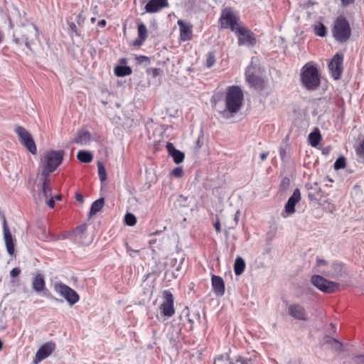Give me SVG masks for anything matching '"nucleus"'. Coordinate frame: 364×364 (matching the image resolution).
I'll list each match as a JSON object with an SVG mask.
<instances>
[{
  "mask_svg": "<svg viewBox=\"0 0 364 364\" xmlns=\"http://www.w3.org/2000/svg\"><path fill=\"white\" fill-rule=\"evenodd\" d=\"M64 157V152L61 150H48L43 152L40 157L39 168L41 172L38 177H50L61 164Z\"/></svg>",
  "mask_w": 364,
  "mask_h": 364,
  "instance_id": "nucleus-1",
  "label": "nucleus"
},
{
  "mask_svg": "<svg viewBox=\"0 0 364 364\" xmlns=\"http://www.w3.org/2000/svg\"><path fill=\"white\" fill-rule=\"evenodd\" d=\"M314 269L317 273L336 279L347 274V269L343 264L337 262H329L319 258H317Z\"/></svg>",
  "mask_w": 364,
  "mask_h": 364,
  "instance_id": "nucleus-2",
  "label": "nucleus"
},
{
  "mask_svg": "<svg viewBox=\"0 0 364 364\" xmlns=\"http://www.w3.org/2000/svg\"><path fill=\"white\" fill-rule=\"evenodd\" d=\"M301 80L308 90H316L320 85L317 68L310 63H306L301 69Z\"/></svg>",
  "mask_w": 364,
  "mask_h": 364,
  "instance_id": "nucleus-3",
  "label": "nucleus"
},
{
  "mask_svg": "<svg viewBox=\"0 0 364 364\" xmlns=\"http://www.w3.org/2000/svg\"><path fill=\"white\" fill-rule=\"evenodd\" d=\"M243 101V93L238 86H230L227 89L225 105L227 110L232 114L237 113L241 108Z\"/></svg>",
  "mask_w": 364,
  "mask_h": 364,
  "instance_id": "nucleus-4",
  "label": "nucleus"
},
{
  "mask_svg": "<svg viewBox=\"0 0 364 364\" xmlns=\"http://www.w3.org/2000/svg\"><path fill=\"white\" fill-rule=\"evenodd\" d=\"M332 34L333 38L339 42H345L350 38L351 29L345 17L341 16L336 19L332 28Z\"/></svg>",
  "mask_w": 364,
  "mask_h": 364,
  "instance_id": "nucleus-5",
  "label": "nucleus"
},
{
  "mask_svg": "<svg viewBox=\"0 0 364 364\" xmlns=\"http://www.w3.org/2000/svg\"><path fill=\"white\" fill-rule=\"evenodd\" d=\"M38 30L35 25H31L28 27L23 26L16 31L14 35L15 41L17 43H25L27 47H29L38 38Z\"/></svg>",
  "mask_w": 364,
  "mask_h": 364,
  "instance_id": "nucleus-6",
  "label": "nucleus"
},
{
  "mask_svg": "<svg viewBox=\"0 0 364 364\" xmlns=\"http://www.w3.org/2000/svg\"><path fill=\"white\" fill-rule=\"evenodd\" d=\"M311 282L313 285L324 293H333L339 287L338 283L327 280L318 274L312 276Z\"/></svg>",
  "mask_w": 364,
  "mask_h": 364,
  "instance_id": "nucleus-7",
  "label": "nucleus"
},
{
  "mask_svg": "<svg viewBox=\"0 0 364 364\" xmlns=\"http://www.w3.org/2000/svg\"><path fill=\"white\" fill-rule=\"evenodd\" d=\"M15 132L21 143L33 155L37 153V147L32 135L23 127L18 126Z\"/></svg>",
  "mask_w": 364,
  "mask_h": 364,
  "instance_id": "nucleus-8",
  "label": "nucleus"
},
{
  "mask_svg": "<svg viewBox=\"0 0 364 364\" xmlns=\"http://www.w3.org/2000/svg\"><path fill=\"white\" fill-rule=\"evenodd\" d=\"M235 34L237 36V43L240 46H245L251 47L256 44L257 41L255 35L250 29L243 26L236 30Z\"/></svg>",
  "mask_w": 364,
  "mask_h": 364,
  "instance_id": "nucleus-9",
  "label": "nucleus"
},
{
  "mask_svg": "<svg viewBox=\"0 0 364 364\" xmlns=\"http://www.w3.org/2000/svg\"><path fill=\"white\" fill-rule=\"evenodd\" d=\"M161 314L165 318H170L175 314L173 306V296L168 291L163 293V301L159 306Z\"/></svg>",
  "mask_w": 364,
  "mask_h": 364,
  "instance_id": "nucleus-10",
  "label": "nucleus"
},
{
  "mask_svg": "<svg viewBox=\"0 0 364 364\" xmlns=\"http://www.w3.org/2000/svg\"><path fill=\"white\" fill-rule=\"evenodd\" d=\"M221 24L223 27L229 28L235 33L237 28L242 26L238 23L237 16L230 9H225L223 11Z\"/></svg>",
  "mask_w": 364,
  "mask_h": 364,
  "instance_id": "nucleus-11",
  "label": "nucleus"
},
{
  "mask_svg": "<svg viewBox=\"0 0 364 364\" xmlns=\"http://www.w3.org/2000/svg\"><path fill=\"white\" fill-rule=\"evenodd\" d=\"M343 55L336 53L328 64V69L335 80L340 79L343 72Z\"/></svg>",
  "mask_w": 364,
  "mask_h": 364,
  "instance_id": "nucleus-12",
  "label": "nucleus"
},
{
  "mask_svg": "<svg viewBox=\"0 0 364 364\" xmlns=\"http://www.w3.org/2000/svg\"><path fill=\"white\" fill-rule=\"evenodd\" d=\"M72 240L80 245H88L91 242V238L87 232V225H80L77 226L71 234Z\"/></svg>",
  "mask_w": 364,
  "mask_h": 364,
  "instance_id": "nucleus-13",
  "label": "nucleus"
},
{
  "mask_svg": "<svg viewBox=\"0 0 364 364\" xmlns=\"http://www.w3.org/2000/svg\"><path fill=\"white\" fill-rule=\"evenodd\" d=\"M301 200V193L299 188L294 189L293 194L288 199L284 205V210L282 213L283 218H287L295 213V205Z\"/></svg>",
  "mask_w": 364,
  "mask_h": 364,
  "instance_id": "nucleus-14",
  "label": "nucleus"
},
{
  "mask_svg": "<svg viewBox=\"0 0 364 364\" xmlns=\"http://www.w3.org/2000/svg\"><path fill=\"white\" fill-rule=\"evenodd\" d=\"M42 182V194L47 205L53 208L55 206V200L51 193L50 180L49 177H38Z\"/></svg>",
  "mask_w": 364,
  "mask_h": 364,
  "instance_id": "nucleus-15",
  "label": "nucleus"
},
{
  "mask_svg": "<svg viewBox=\"0 0 364 364\" xmlns=\"http://www.w3.org/2000/svg\"><path fill=\"white\" fill-rule=\"evenodd\" d=\"M55 345L51 342L46 343L42 345L37 350L36 355L33 358V363L38 364L43 360L48 358L54 350Z\"/></svg>",
  "mask_w": 364,
  "mask_h": 364,
  "instance_id": "nucleus-16",
  "label": "nucleus"
},
{
  "mask_svg": "<svg viewBox=\"0 0 364 364\" xmlns=\"http://www.w3.org/2000/svg\"><path fill=\"white\" fill-rule=\"evenodd\" d=\"M288 313L291 317L297 320L306 321L308 319L304 307L299 304H290L288 306Z\"/></svg>",
  "mask_w": 364,
  "mask_h": 364,
  "instance_id": "nucleus-17",
  "label": "nucleus"
},
{
  "mask_svg": "<svg viewBox=\"0 0 364 364\" xmlns=\"http://www.w3.org/2000/svg\"><path fill=\"white\" fill-rule=\"evenodd\" d=\"M255 364V362L252 359H247L242 357H238L235 358H230L228 355L219 356L215 360L214 364Z\"/></svg>",
  "mask_w": 364,
  "mask_h": 364,
  "instance_id": "nucleus-18",
  "label": "nucleus"
},
{
  "mask_svg": "<svg viewBox=\"0 0 364 364\" xmlns=\"http://www.w3.org/2000/svg\"><path fill=\"white\" fill-rule=\"evenodd\" d=\"M177 23L179 26L181 41H190L193 37L192 25L181 19L178 21Z\"/></svg>",
  "mask_w": 364,
  "mask_h": 364,
  "instance_id": "nucleus-19",
  "label": "nucleus"
},
{
  "mask_svg": "<svg viewBox=\"0 0 364 364\" xmlns=\"http://www.w3.org/2000/svg\"><path fill=\"white\" fill-rule=\"evenodd\" d=\"M168 6L167 0H150L145 6L147 13H156L160 9Z\"/></svg>",
  "mask_w": 364,
  "mask_h": 364,
  "instance_id": "nucleus-20",
  "label": "nucleus"
},
{
  "mask_svg": "<svg viewBox=\"0 0 364 364\" xmlns=\"http://www.w3.org/2000/svg\"><path fill=\"white\" fill-rule=\"evenodd\" d=\"M4 237L5 244H6V250H7L8 253L11 256L15 255L14 240L12 237V235H11L10 230L6 226V221L4 222Z\"/></svg>",
  "mask_w": 364,
  "mask_h": 364,
  "instance_id": "nucleus-21",
  "label": "nucleus"
},
{
  "mask_svg": "<svg viewBox=\"0 0 364 364\" xmlns=\"http://www.w3.org/2000/svg\"><path fill=\"white\" fill-rule=\"evenodd\" d=\"M166 149L168 154L173 157V161L178 164L183 161L185 156L183 152L175 149L173 144L171 142H168L166 144Z\"/></svg>",
  "mask_w": 364,
  "mask_h": 364,
  "instance_id": "nucleus-22",
  "label": "nucleus"
},
{
  "mask_svg": "<svg viewBox=\"0 0 364 364\" xmlns=\"http://www.w3.org/2000/svg\"><path fill=\"white\" fill-rule=\"evenodd\" d=\"M323 345H326L331 350L341 353L343 351V345L341 342L328 336H325L322 341Z\"/></svg>",
  "mask_w": 364,
  "mask_h": 364,
  "instance_id": "nucleus-23",
  "label": "nucleus"
},
{
  "mask_svg": "<svg viewBox=\"0 0 364 364\" xmlns=\"http://www.w3.org/2000/svg\"><path fill=\"white\" fill-rule=\"evenodd\" d=\"M212 286L213 291L217 295L223 296L225 293V284L222 277L213 275Z\"/></svg>",
  "mask_w": 364,
  "mask_h": 364,
  "instance_id": "nucleus-24",
  "label": "nucleus"
},
{
  "mask_svg": "<svg viewBox=\"0 0 364 364\" xmlns=\"http://www.w3.org/2000/svg\"><path fill=\"white\" fill-rule=\"evenodd\" d=\"M91 138L90 133L87 130L82 129L77 133L75 142L80 144H86L90 141Z\"/></svg>",
  "mask_w": 364,
  "mask_h": 364,
  "instance_id": "nucleus-25",
  "label": "nucleus"
},
{
  "mask_svg": "<svg viewBox=\"0 0 364 364\" xmlns=\"http://www.w3.org/2000/svg\"><path fill=\"white\" fill-rule=\"evenodd\" d=\"M45 287V280L41 274H37L33 281V288L36 291H41Z\"/></svg>",
  "mask_w": 364,
  "mask_h": 364,
  "instance_id": "nucleus-26",
  "label": "nucleus"
},
{
  "mask_svg": "<svg viewBox=\"0 0 364 364\" xmlns=\"http://www.w3.org/2000/svg\"><path fill=\"white\" fill-rule=\"evenodd\" d=\"M104 198H101L95 200L91 205L90 216L96 215L104 206Z\"/></svg>",
  "mask_w": 364,
  "mask_h": 364,
  "instance_id": "nucleus-27",
  "label": "nucleus"
},
{
  "mask_svg": "<svg viewBox=\"0 0 364 364\" xmlns=\"http://www.w3.org/2000/svg\"><path fill=\"white\" fill-rule=\"evenodd\" d=\"M321 139V134L318 129H316L309 135V144L314 147H316L319 144Z\"/></svg>",
  "mask_w": 364,
  "mask_h": 364,
  "instance_id": "nucleus-28",
  "label": "nucleus"
},
{
  "mask_svg": "<svg viewBox=\"0 0 364 364\" xmlns=\"http://www.w3.org/2000/svg\"><path fill=\"white\" fill-rule=\"evenodd\" d=\"M77 159L82 163H90L92 161V154L88 151L80 150L77 154Z\"/></svg>",
  "mask_w": 364,
  "mask_h": 364,
  "instance_id": "nucleus-29",
  "label": "nucleus"
},
{
  "mask_svg": "<svg viewBox=\"0 0 364 364\" xmlns=\"http://www.w3.org/2000/svg\"><path fill=\"white\" fill-rule=\"evenodd\" d=\"M245 262L244 259L238 257L236 258L234 264V271L236 275H240L245 270Z\"/></svg>",
  "mask_w": 364,
  "mask_h": 364,
  "instance_id": "nucleus-30",
  "label": "nucleus"
},
{
  "mask_svg": "<svg viewBox=\"0 0 364 364\" xmlns=\"http://www.w3.org/2000/svg\"><path fill=\"white\" fill-rule=\"evenodd\" d=\"M132 69L129 66H117L114 68V74L119 77H124L132 74Z\"/></svg>",
  "mask_w": 364,
  "mask_h": 364,
  "instance_id": "nucleus-31",
  "label": "nucleus"
},
{
  "mask_svg": "<svg viewBox=\"0 0 364 364\" xmlns=\"http://www.w3.org/2000/svg\"><path fill=\"white\" fill-rule=\"evenodd\" d=\"M55 289L59 292L66 300L68 301V287L63 284H55Z\"/></svg>",
  "mask_w": 364,
  "mask_h": 364,
  "instance_id": "nucleus-32",
  "label": "nucleus"
},
{
  "mask_svg": "<svg viewBox=\"0 0 364 364\" xmlns=\"http://www.w3.org/2000/svg\"><path fill=\"white\" fill-rule=\"evenodd\" d=\"M314 31L317 36L323 37L326 34V28L323 23H318L314 26Z\"/></svg>",
  "mask_w": 364,
  "mask_h": 364,
  "instance_id": "nucleus-33",
  "label": "nucleus"
},
{
  "mask_svg": "<svg viewBox=\"0 0 364 364\" xmlns=\"http://www.w3.org/2000/svg\"><path fill=\"white\" fill-rule=\"evenodd\" d=\"M138 36L141 40H146L147 38V29L146 26L142 23L138 25Z\"/></svg>",
  "mask_w": 364,
  "mask_h": 364,
  "instance_id": "nucleus-34",
  "label": "nucleus"
},
{
  "mask_svg": "<svg viewBox=\"0 0 364 364\" xmlns=\"http://www.w3.org/2000/svg\"><path fill=\"white\" fill-rule=\"evenodd\" d=\"M98 175L101 181H105L107 179L106 170L102 162L97 163Z\"/></svg>",
  "mask_w": 364,
  "mask_h": 364,
  "instance_id": "nucleus-35",
  "label": "nucleus"
},
{
  "mask_svg": "<svg viewBox=\"0 0 364 364\" xmlns=\"http://www.w3.org/2000/svg\"><path fill=\"white\" fill-rule=\"evenodd\" d=\"M124 221L127 225L133 226L136 223V218L134 214L128 213L125 215Z\"/></svg>",
  "mask_w": 364,
  "mask_h": 364,
  "instance_id": "nucleus-36",
  "label": "nucleus"
},
{
  "mask_svg": "<svg viewBox=\"0 0 364 364\" xmlns=\"http://www.w3.org/2000/svg\"><path fill=\"white\" fill-rule=\"evenodd\" d=\"M215 62V55L213 52H209L206 55L205 64L208 68H210Z\"/></svg>",
  "mask_w": 364,
  "mask_h": 364,
  "instance_id": "nucleus-37",
  "label": "nucleus"
},
{
  "mask_svg": "<svg viewBox=\"0 0 364 364\" xmlns=\"http://www.w3.org/2000/svg\"><path fill=\"white\" fill-rule=\"evenodd\" d=\"M80 296L77 293L70 288V305H73L79 301Z\"/></svg>",
  "mask_w": 364,
  "mask_h": 364,
  "instance_id": "nucleus-38",
  "label": "nucleus"
},
{
  "mask_svg": "<svg viewBox=\"0 0 364 364\" xmlns=\"http://www.w3.org/2000/svg\"><path fill=\"white\" fill-rule=\"evenodd\" d=\"M346 167V159L343 156H341L336 159L334 163V168L338 170Z\"/></svg>",
  "mask_w": 364,
  "mask_h": 364,
  "instance_id": "nucleus-39",
  "label": "nucleus"
},
{
  "mask_svg": "<svg viewBox=\"0 0 364 364\" xmlns=\"http://www.w3.org/2000/svg\"><path fill=\"white\" fill-rule=\"evenodd\" d=\"M239 217H240V210H237L234 215L233 221H232L231 223H230V224L228 225V229H233L237 225L238 221H239Z\"/></svg>",
  "mask_w": 364,
  "mask_h": 364,
  "instance_id": "nucleus-40",
  "label": "nucleus"
},
{
  "mask_svg": "<svg viewBox=\"0 0 364 364\" xmlns=\"http://www.w3.org/2000/svg\"><path fill=\"white\" fill-rule=\"evenodd\" d=\"M357 154L360 159L364 162V140L360 144L359 147L357 149Z\"/></svg>",
  "mask_w": 364,
  "mask_h": 364,
  "instance_id": "nucleus-41",
  "label": "nucleus"
},
{
  "mask_svg": "<svg viewBox=\"0 0 364 364\" xmlns=\"http://www.w3.org/2000/svg\"><path fill=\"white\" fill-rule=\"evenodd\" d=\"M175 177L180 178L183 174V170L181 167H176L171 172Z\"/></svg>",
  "mask_w": 364,
  "mask_h": 364,
  "instance_id": "nucleus-42",
  "label": "nucleus"
},
{
  "mask_svg": "<svg viewBox=\"0 0 364 364\" xmlns=\"http://www.w3.org/2000/svg\"><path fill=\"white\" fill-rule=\"evenodd\" d=\"M245 75H246V80L247 81L252 84V85H254L255 82V80H256V77L255 76H254L253 75H250L248 74V71H246V73H245Z\"/></svg>",
  "mask_w": 364,
  "mask_h": 364,
  "instance_id": "nucleus-43",
  "label": "nucleus"
},
{
  "mask_svg": "<svg viewBox=\"0 0 364 364\" xmlns=\"http://www.w3.org/2000/svg\"><path fill=\"white\" fill-rule=\"evenodd\" d=\"M353 361L355 364H364V355L355 356Z\"/></svg>",
  "mask_w": 364,
  "mask_h": 364,
  "instance_id": "nucleus-44",
  "label": "nucleus"
},
{
  "mask_svg": "<svg viewBox=\"0 0 364 364\" xmlns=\"http://www.w3.org/2000/svg\"><path fill=\"white\" fill-rule=\"evenodd\" d=\"M21 274V269L19 267H15L11 269L10 272V275L11 277H16Z\"/></svg>",
  "mask_w": 364,
  "mask_h": 364,
  "instance_id": "nucleus-45",
  "label": "nucleus"
},
{
  "mask_svg": "<svg viewBox=\"0 0 364 364\" xmlns=\"http://www.w3.org/2000/svg\"><path fill=\"white\" fill-rule=\"evenodd\" d=\"M136 60L139 63H149V58L145 55H139L136 57Z\"/></svg>",
  "mask_w": 364,
  "mask_h": 364,
  "instance_id": "nucleus-46",
  "label": "nucleus"
},
{
  "mask_svg": "<svg viewBox=\"0 0 364 364\" xmlns=\"http://www.w3.org/2000/svg\"><path fill=\"white\" fill-rule=\"evenodd\" d=\"M70 29H71L74 33H75V34H76V35H77V36H80V34H81V31H80L79 29H77V26H76V25H75V24H74V23H71V24H70Z\"/></svg>",
  "mask_w": 364,
  "mask_h": 364,
  "instance_id": "nucleus-47",
  "label": "nucleus"
},
{
  "mask_svg": "<svg viewBox=\"0 0 364 364\" xmlns=\"http://www.w3.org/2000/svg\"><path fill=\"white\" fill-rule=\"evenodd\" d=\"M85 21V18L82 16L81 14H78L77 16V23L79 26H82Z\"/></svg>",
  "mask_w": 364,
  "mask_h": 364,
  "instance_id": "nucleus-48",
  "label": "nucleus"
},
{
  "mask_svg": "<svg viewBox=\"0 0 364 364\" xmlns=\"http://www.w3.org/2000/svg\"><path fill=\"white\" fill-rule=\"evenodd\" d=\"M146 40H141V38L136 39L133 42V45L135 46H140Z\"/></svg>",
  "mask_w": 364,
  "mask_h": 364,
  "instance_id": "nucleus-49",
  "label": "nucleus"
},
{
  "mask_svg": "<svg viewBox=\"0 0 364 364\" xmlns=\"http://www.w3.org/2000/svg\"><path fill=\"white\" fill-rule=\"evenodd\" d=\"M355 0H341L343 6H347L354 2Z\"/></svg>",
  "mask_w": 364,
  "mask_h": 364,
  "instance_id": "nucleus-50",
  "label": "nucleus"
},
{
  "mask_svg": "<svg viewBox=\"0 0 364 364\" xmlns=\"http://www.w3.org/2000/svg\"><path fill=\"white\" fill-rule=\"evenodd\" d=\"M75 199L77 201H78L80 203H82L84 201L83 196L80 193H77L75 195Z\"/></svg>",
  "mask_w": 364,
  "mask_h": 364,
  "instance_id": "nucleus-51",
  "label": "nucleus"
},
{
  "mask_svg": "<svg viewBox=\"0 0 364 364\" xmlns=\"http://www.w3.org/2000/svg\"><path fill=\"white\" fill-rule=\"evenodd\" d=\"M151 74L154 77H156L159 75V69L158 68H152L151 69Z\"/></svg>",
  "mask_w": 364,
  "mask_h": 364,
  "instance_id": "nucleus-52",
  "label": "nucleus"
},
{
  "mask_svg": "<svg viewBox=\"0 0 364 364\" xmlns=\"http://www.w3.org/2000/svg\"><path fill=\"white\" fill-rule=\"evenodd\" d=\"M214 226H215V231L217 232H220L221 229H220V223L218 220L215 223Z\"/></svg>",
  "mask_w": 364,
  "mask_h": 364,
  "instance_id": "nucleus-53",
  "label": "nucleus"
},
{
  "mask_svg": "<svg viewBox=\"0 0 364 364\" xmlns=\"http://www.w3.org/2000/svg\"><path fill=\"white\" fill-rule=\"evenodd\" d=\"M268 154H269L268 152H262V154H260L259 157H260L261 160L262 161H264L267 159Z\"/></svg>",
  "mask_w": 364,
  "mask_h": 364,
  "instance_id": "nucleus-54",
  "label": "nucleus"
},
{
  "mask_svg": "<svg viewBox=\"0 0 364 364\" xmlns=\"http://www.w3.org/2000/svg\"><path fill=\"white\" fill-rule=\"evenodd\" d=\"M279 154H280V156L282 157V159H283L286 155V151L284 148H280L279 149Z\"/></svg>",
  "mask_w": 364,
  "mask_h": 364,
  "instance_id": "nucleus-55",
  "label": "nucleus"
},
{
  "mask_svg": "<svg viewBox=\"0 0 364 364\" xmlns=\"http://www.w3.org/2000/svg\"><path fill=\"white\" fill-rule=\"evenodd\" d=\"M107 24V21L105 19L100 20L98 22V26L100 27H105Z\"/></svg>",
  "mask_w": 364,
  "mask_h": 364,
  "instance_id": "nucleus-56",
  "label": "nucleus"
},
{
  "mask_svg": "<svg viewBox=\"0 0 364 364\" xmlns=\"http://www.w3.org/2000/svg\"><path fill=\"white\" fill-rule=\"evenodd\" d=\"M289 178H284V179L282 181V185H284H284L288 186V185H289Z\"/></svg>",
  "mask_w": 364,
  "mask_h": 364,
  "instance_id": "nucleus-57",
  "label": "nucleus"
},
{
  "mask_svg": "<svg viewBox=\"0 0 364 364\" xmlns=\"http://www.w3.org/2000/svg\"><path fill=\"white\" fill-rule=\"evenodd\" d=\"M53 198H54V199H56L58 200H60L61 198H62V196L60 195V194H58V195L55 196Z\"/></svg>",
  "mask_w": 364,
  "mask_h": 364,
  "instance_id": "nucleus-58",
  "label": "nucleus"
},
{
  "mask_svg": "<svg viewBox=\"0 0 364 364\" xmlns=\"http://www.w3.org/2000/svg\"><path fill=\"white\" fill-rule=\"evenodd\" d=\"M2 348H3V343L0 340V350L2 349Z\"/></svg>",
  "mask_w": 364,
  "mask_h": 364,
  "instance_id": "nucleus-59",
  "label": "nucleus"
},
{
  "mask_svg": "<svg viewBox=\"0 0 364 364\" xmlns=\"http://www.w3.org/2000/svg\"><path fill=\"white\" fill-rule=\"evenodd\" d=\"M2 38H3V35H2V34H1V33L0 32V43L1 42Z\"/></svg>",
  "mask_w": 364,
  "mask_h": 364,
  "instance_id": "nucleus-60",
  "label": "nucleus"
},
{
  "mask_svg": "<svg viewBox=\"0 0 364 364\" xmlns=\"http://www.w3.org/2000/svg\"><path fill=\"white\" fill-rule=\"evenodd\" d=\"M95 20H96V19H95V17H92V18H91V22H92V23H94V22L95 21Z\"/></svg>",
  "mask_w": 364,
  "mask_h": 364,
  "instance_id": "nucleus-61",
  "label": "nucleus"
},
{
  "mask_svg": "<svg viewBox=\"0 0 364 364\" xmlns=\"http://www.w3.org/2000/svg\"><path fill=\"white\" fill-rule=\"evenodd\" d=\"M72 279L73 280L74 282H77V278L76 277H72Z\"/></svg>",
  "mask_w": 364,
  "mask_h": 364,
  "instance_id": "nucleus-62",
  "label": "nucleus"
},
{
  "mask_svg": "<svg viewBox=\"0 0 364 364\" xmlns=\"http://www.w3.org/2000/svg\"><path fill=\"white\" fill-rule=\"evenodd\" d=\"M127 251H130L131 248L129 247H127Z\"/></svg>",
  "mask_w": 364,
  "mask_h": 364,
  "instance_id": "nucleus-63",
  "label": "nucleus"
}]
</instances>
